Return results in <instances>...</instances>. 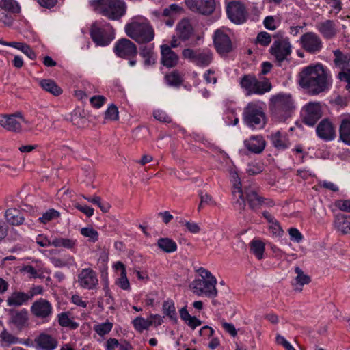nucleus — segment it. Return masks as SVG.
<instances>
[{"instance_id": "obj_1", "label": "nucleus", "mask_w": 350, "mask_h": 350, "mask_svg": "<svg viewBox=\"0 0 350 350\" xmlns=\"http://www.w3.org/2000/svg\"><path fill=\"white\" fill-rule=\"evenodd\" d=\"M298 78L299 85L310 95H318L329 89L328 76L321 64L304 67Z\"/></svg>"}, {"instance_id": "obj_2", "label": "nucleus", "mask_w": 350, "mask_h": 350, "mask_svg": "<svg viewBox=\"0 0 350 350\" xmlns=\"http://www.w3.org/2000/svg\"><path fill=\"white\" fill-rule=\"evenodd\" d=\"M89 3L95 12L111 21L119 20L126 13L123 0H90Z\"/></svg>"}, {"instance_id": "obj_3", "label": "nucleus", "mask_w": 350, "mask_h": 350, "mask_svg": "<svg viewBox=\"0 0 350 350\" xmlns=\"http://www.w3.org/2000/svg\"><path fill=\"white\" fill-rule=\"evenodd\" d=\"M295 108L290 94L280 93L270 98L269 109L271 115L280 122L290 118Z\"/></svg>"}, {"instance_id": "obj_4", "label": "nucleus", "mask_w": 350, "mask_h": 350, "mask_svg": "<svg viewBox=\"0 0 350 350\" xmlns=\"http://www.w3.org/2000/svg\"><path fill=\"white\" fill-rule=\"evenodd\" d=\"M126 35L138 43H148L154 38L152 26L146 21H133L125 26Z\"/></svg>"}, {"instance_id": "obj_5", "label": "nucleus", "mask_w": 350, "mask_h": 350, "mask_svg": "<svg viewBox=\"0 0 350 350\" xmlns=\"http://www.w3.org/2000/svg\"><path fill=\"white\" fill-rule=\"evenodd\" d=\"M240 185V181H239L237 184H234V188L232 191V194L234 197L239 198L237 202H239L240 205L241 206V209H245V204L244 200V194L245 195L246 200L250 208L252 210L258 209L265 202V199L258 195L256 187H254V188H252L251 187H245L243 191L241 189Z\"/></svg>"}, {"instance_id": "obj_6", "label": "nucleus", "mask_w": 350, "mask_h": 350, "mask_svg": "<svg viewBox=\"0 0 350 350\" xmlns=\"http://www.w3.org/2000/svg\"><path fill=\"white\" fill-rule=\"evenodd\" d=\"M241 87L247 95L263 94L271 90L272 85L268 79L258 81L254 75H245L240 79Z\"/></svg>"}, {"instance_id": "obj_7", "label": "nucleus", "mask_w": 350, "mask_h": 350, "mask_svg": "<svg viewBox=\"0 0 350 350\" xmlns=\"http://www.w3.org/2000/svg\"><path fill=\"white\" fill-rule=\"evenodd\" d=\"M244 122L251 128L262 129L266 124V116L261 107L254 103H250L244 109Z\"/></svg>"}, {"instance_id": "obj_8", "label": "nucleus", "mask_w": 350, "mask_h": 350, "mask_svg": "<svg viewBox=\"0 0 350 350\" xmlns=\"http://www.w3.org/2000/svg\"><path fill=\"white\" fill-rule=\"evenodd\" d=\"M92 40L97 46H106L114 39V29L107 23L100 27L97 23L92 25L90 30Z\"/></svg>"}, {"instance_id": "obj_9", "label": "nucleus", "mask_w": 350, "mask_h": 350, "mask_svg": "<svg viewBox=\"0 0 350 350\" xmlns=\"http://www.w3.org/2000/svg\"><path fill=\"white\" fill-rule=\"evenodd\" d=\"M217 280L211 278V280H195L191 284L193 292L198 296L204 295L209 298L215 297L217 295L216 288Z\"/></svg>"}, {"instance_id": "obj_10", "label": "nucleus", "mask_w": 350, "mask_h": 350, "mask_svg": "<svg viewBox=\"0 0 350 350\" xmlns=\"http://www.w3.org/2000/svg\"><path fill=\"white\" fill-rule=\"evenodd\" d=\"M302 121L308 126H312L323 116L322 105L320 102H310L302 109Z\"/></svg>"}, {"instance_id": "obj_11", "label": "nucleus", "mask_w": 350, "mask_h": 350, "mask_svg": "<svg viewBox=\"0 0 350 350\" xmlns=\"http://www.w3.org/2000/svg\"><path fill=\"white\" fill-rule=\"evenodd\" d=\"M270 53L281 62L291 53V44L288 38L278 37L269 49Z\"/></svg>"}, {"instance_id": "obj_12", "label": "nucleus", "mask_w": 350, "mask_h": 350, "mask_svg": "<svg viewBox=\"0 0 350 350\" xmlns=\"http://www.w3.org/2000/svg\"><path fill=\"white\" fill-rule=\"evenodd\" d=\"M185 59H187L198 66H207L212 61V54L207 51L185 49L182 52Z\"/></svg>"}, {"instance_id": "obj_13", "label": "nucleus", "mask_w": 350, "mask_h": 350, "mask_svg": "<svg viewBox=\"0 0 350 350\" xmlns=\"http://www.w3.org/2000/svg\"><path fill=\"white\" fill-rule=\"evenodd\" d=\"M30 311L36 318L48 321L53 314V306L49 301L40 298L32 304Z\"/></svg>"}, {"instance_id": "obj_14", "label": "nucleus", "mask_w": 350, "mask_h": 350, "mask_svg": "<svg viewBox=\"0 0 350 350\" xmlns=\"http://www.w3.org/2000/svg\"><path fill=\"white\" fill-rule=\"evenodd\" d=\"M185 3L191 11L202 15H211L215 9V0H185Z\"/></svg>"}, {"instance_id": "obj_15", "label": "nucleus", "mask_w": 350, "mask_h": 350, "mask_svg": "<svg viewBox=\"0 0 350 350\" xmlns=\"http://www.w3.org/2000/svg\"><path fill=\"white\" fill-rule=\"evenodd\" d=\"M116 54L124 59L135 58L137 54V49L135 44L127 38H121L114 46Z\"/></svg>"}, {"instance_id": "obj_16", "label": "nucleus", "mask_w": 350, "mask_h": 350, "mask_svg": "<svg viewBox=\"0 0 350 350\" xmlns=\"http://www.w3.org/2000/svg\"><path fill=\"white\" fill-rule=\"evenodd\" d=\"M9 315V323L13 325L17 331L21 332L24 329L29 327V314L26 309L23 308L20 310H10Z\"/></svg>"}, {"instance_id": "obj_17", "label": "nucleus", "mask_w": 350, "mask_h": 350, "mask_svg": "<svg viewBox=\"0 0 350 350\" xmlns=\"http://www.w3.org/2000/svg\"><path fill=\"white\" fill-rule=\"evenodd\" d=\"M302 48L310 53H316L322 48V42L318 35L313 32L303 34L300 38Z\"/></svg>"}, {"instance_id": "obj_18", "label": "nucleus", "mask_w": 350, "mask_h": 350, "mask_svg": "<svg viewBox=\"0 0 350 350\" xmlns=\"http://www.w3.org/2000/svg\"><path fill=\"white\" fill-rule=\"evenodd\" d=\"M228 18L234 23L240 24L246 20V12L244 5L237 1L228 3L226 8Z\"/></svg>"}, {"instance_id": "obj_19", "label": "nucleus", "mask_w": 350, "mask_h": 350, "mask_svg": "<svg viewBox=\"0 0 350 350\" xmlns=\"http://www.w3.org/2000/svg\"><path fill=\"white\" fill-rule=\"evenodd\" d=\"M16 118H20L25 123L27 122L21 113L17 112L14 114L1 116L0 125L9 131L19 133L21 131V124Z\"/></svg>"}, {"instance_id": "obj_20", "label": "nucleus", "mask_w": 350, "mask_h": 350, "mask_svg": "<svg viewBox=\"0 0 350 350\" xmlns=\"http://www.w3.org/2000/svg\"><path fill=\"white\" fill-rule=\"evenodd\" d=\"M213 40L215 49L219 54L225 55L232 50L231 40L221 30L217 29L215 31Z\"/></svg>"}, {"instance_id": "obj_21", "label": "nucleus", "mask_w": 350, "mask_h": 350, "mask_svg": "<svg viewBox=\"0 0 350 350\" xmlns=\"http://www.w3.org/2000/svg\"><path fill=\"white\" fill-rule=\"evenodd\" d=\"M78 282L81 287L86 289H93L98 284L95 271L92 269H83L78 275Z\"/></svg>"}, {"instance_id": "obj_22", "label": "nucleus", "mask_w": 350, "mask_h": 350, "mask_svg": "<svg viewBox=\"0 0 350 350\" xmlns=\"http://www.w3.org/2000/svg\"><path fill=\"white\" fill-rule=\"evenodd\" d=\"M317 136L324 141L333 140L336 137V131L332 122L328 119H323L316 128Z\"/></svg>"}, {"instance_id": "obj_23", "label": "nucleus", "mask_w": 350, "mask_h": 350, "mask_svg": "<svg viewBox=\"0 0 350 350\" xmlns=\"http://www.w3.org/2000/svg\"><path fill=\"white\" fill-rule=\"evenodd\" d=\"M161 64L168 68L175 67L178 63L179 57L178 55L172 50L171 47L167 44L161 46Z\"/></svg>"}, {"instance_id": "obj_24", "label": "nucleus", "mask_w": 350, "mask_h": 350, "mask_svg": "<svg viewBox=\"0 0 350 350\" xmlns=\"http://www.w3.org/2000/svg\"><path fill=\"white\" fill-rule=\"evenodd\" d=\"M176 32L178 38L185 41L193 34V27L188 18L182 19L176 25Z\"/></svg>"}, {"instance_id": "obj_25", "label": "nucleus", "mask_w": 350, "mask_h": 350, "mask_svg": "<svg viewBox=\"0 0 350 350\" xmlns=\"http://www.w3.org/2000/svg\"><path fill=\"white\" fill-rule=\"evenodd\" d=\"M247 149L251 152L259 154L263 151L265 148L266 142L262 136H252L249 139L244 142Z\"/></svg>"}, {"instance_id": "obj_26", "label": "nucleus", "mask_w": 350, "mask_h": 350, "mask_svg": "<svg viewBox=\"0 0 350 350\" xmlns=\"http://www.w3.org/2000/svg\"><path fill=\"white\" fill-rule=\"evenodd\" d=\"M339 138L344 144L350 146V114L345 115L341 118Z\"/></svg>"}, {"instance_id": "obj_27", "label": "nucleus", "mask_w": 350, "mask_h": 350, "mask_svg": "<svg viewBox=\"0 0 350 350\" xmlns=\"http://www.w3.org/2000/svg\"><path fill=\"white\" fill-rule=\"evenodd\" d=\"M334 225L342 234H350V215L338 214L335 215Z\"/></svg>"}, {"instance_id": "obj_28", "label": "nucleus", "mask_w": 350, "mask_h": 350, "mask_svg": "<svg viewBox=\"0 0 350 350\" xmlns=\"http://www.w3.org/2000/svg\"><path fill=\"white\" fill-rule=\"evenodd\" d=\"M35 342L44 350H53L57 345V340L54 337L44 333L40 334L35 339Z\"/></svg>"}, {"instance_id": "obj_29", "label": "nucleus", "mask_w": 350, "mask_h": 350, "mask_svg": "<svg viewBox=\"0 0 350 350\" xmlns=\"http://www.w3.org/2000/svg\"><path fill=\"white\" fill-rule=\"evenodd\" d=\"M335 23L332 20H327L317 25L318 31L327 39L333 38L336 34Z\"/></svg>"}, {"instance_id": "obj_30", "label": "nucleus", "mask_w": 350, "mask_h": 350, "mask_svg": "<svg viewBox=\"0 0 350 350\" xmlns=\"http://www.w3.org/2000/svg\"><path fill=\"white\" fill-rule=\"evenodd\" d=\"M0 340L2 346H10L16 344H27L22 338H20L12 333L7 329L3 328L0 332Z\"/></svg>"}, {"instance_id": "obj_31", "label": "nucleus", "mask_w": 350, "mask_h": 350, "mask_svg": "<svg viewBox=\"0 0 350 350\" xmlns=\"http://www.w3.org/2000/svg\"><path fill=\"white\" fill-rule=\"evenodd\" d=\"M295 272L297 275L295 278V282L293 284L294 290L295 291L301 292L302 291V286L305 284H309L311 279L310 276L305 274L302 269L299 267H296L295 268Z\"/></svg>"}, {"instance_id": "obj_32", "label": "nucleus", "mask_w": 350, "mask_h": 350, "mask_svg": "<svg viewBox=\"0 0 350 350\" xmlns=\"http://www.w3.org/2000/svg\"><path fill=\"white\" fill-rule=\"evenodd\" d=\"M5 219L11 225H21L24 221V217L16 208H9L6 211L5 214Z\"/></svg>"}, {"instance_id": "obj_33", "label": "nucleus", "mask_w": 350, "mask_h": 350, "mask_svg": "<svg viewBox=\"0 0 350 350\" xmlns=\"http://www.w3.org/2000/svg\"><path fill=\"white\" fill-rule=\"evenodd\" d=\"M270 139L272 144L277 149L284 150L288 146V142L285 135H283L280 131H277L270 135Z\"/></svg>"}, {"instance_id": "obj_34", "label": "nucleus", "mask_w": 350, "mask_h": 350, "mask_svg": "<svg viewBox=\"0 0 350 350\" xmlns=\"http://www.w3.org/2000/svg\"><path fill=\"white\" fill-rule=\"evenodd\" d=\"M39 83L45 91L54 96H59L62 92V89L51 79H42L40 81Z\"/></svg>"}, {"instance_id": "obj_35", "label": "nucleus", "mask_w": 350, "mask_h": 350, "mask_svg": "<svg viewBox=\"0 0 350 350\" xmlns=\"http://www.w3.org/2000/svg\"><path fill=\"white\" fill-rule=\"evenodd\" d=\"M29 299V297H28V294L23 292H14L8 298L7 302L8 305L10 306H18Z\"/></svg>"}, {"instance_id": "obj_36", "label": "nucleus", "mask_w": 350, "mask_h": 350, "mask_svg": "<svg viewBox=\"0 0 350 350\" xmlns=\"http://www.w3.org/2000/svg\"><path fill=\"white\" fill-rule=\"evenodd\" d=\"M157 246L160 250L166 253H172L177 250L176 242L167 237L159 239L157 241Z\"/></svg>"}, {"instance_id": "obj_37", "label": "nucleus", "mask_w": 350, "mask_h": 350, "mask_svg": "<svg viewBox=\"0 0 350 350\" xmlns=\"http://www.w3.org/2000/svg\"><path fill=\"white\" fill-rule=\"evenodd\" d=\"M265 250V245L262 241L254 239L251 241L250 251L258 260L263 258Z\"/></svg>"}, {"instance_id": "obj_38", "label": "nucleus", "mask_w": 350, "mask_h": 350, "mask_svg": "<svg viewBox=\"0 0 350 350\" xmlns=\"http://www.w3.org/2000/svg\"><path fill=\"white\" fill-rule=\"evenodd\" d=\"M163 313L167 316L172 321L177 323V314L174 303L172 300L165 301L163 304Z\"/></svg>"}, {"instance_id": "obj_39", "label": "nucleus", "mask_w": 350, "mask_h": 350, "mask_svg": "<svg viewBox=\"0 0 350 350\" xmlns=\"http://www.w3.org/2000/svg\"><path fill=\"white\" fill-rule=\"evenodd\" d=\"M51 260L56 267H68L73 265L75 262L73 256L69 255L62 258L53 257Z\"/></svg>"}, {"instance_id": "obj_40", "label": "nucleus", "mask_w": 350, "mask_h": 350, "mask_svg": "<svg viewBox=\"0 0 350 350\" xmlns=\"http://www.w3.org/2000/svg\"><path fill=\"white\" fill-rule=\"evenodd\" d=\"M167 83L170 86H178L182 82V76L178 70H174L165 76Z\"/></svg>"}, {"instance_id": "obj_41", "label": "nucleus", "mask_w": 350, "mask_h": 350, "mask_svg": "<svg viewBox=\"0 0 350 350\" xmlns=\"http://www.w3.org/2000/svg\"><path fill=\"white\" fill-rule=\"evenodd\" d=\"M51 244L56 247H64L68 249H72L76 245V241L71 239L55 238L53 240Z\"/></svg>"}, {"instance_id": "obj_42", "label": "nucleus", "mask_w": 350, "mask_h": 350, "mask_svg": "<svg viewBox=\"0 0 350 350\" xmlns=\"http://www.w3.org/2000/svg\"><path fill=\"white\" fill-rule=\"evenodd\" d=\"M83 197L88 202L96 204L103 213H107L111 208L110 204L107 202H102L101 198L98 196H95L92 198L85 197V196H83Z\"/></svg>"}, {"instance_id": "obj_43", "label": "nucleus", "mask_w": 350, "mask_h": 350, "mask_svg": "<svg viewBox=\"0 0 350 350\" xmlns=\"http://www.w3.org/2000/svg\"><path fill=\"white\" fill-rule=\"evenodd\" d=\"M152 324L153 321H150L140 317H137L133 321V325L135 329L140 332L144 329H147Z\"/></svg>"}, {"instance_id": "obj_44", "label": "nucleus", "mask_w": 350, "mask_h": 350, "mask_svg": "<svg viewBox=\"0 0 350 350\" xmlns=\"http://www.w3.org/2000/svg\"><path fill=\"white\" fill-rule=\"evenodd\" d=\"M105 120L116 121L119 118V111L116 105L111 104L105 112Z\"/></svg>"}, {"instance_id": "obj_45", "label": "nucleus", "mask_w": 350, "mask_h": 350, "mask_svg": "<svg viewBox=\"0 0 350 350\" xmlns=\"http://www.w3.org/2000/svg\"><path fill=\"white\" fill-rule=\"evenodd\" d=\"M112 327H113V323L107 321V322L95 325L94 330L99 336H103L108 334L111 330Z\"/></svg>"}, {"instance_id": "obj_46", "label": "nucleus", "mask_w": 350, "mask_h": 350, "mask_svg": "<svg viewBox=\"0 0 350 350\" xmlns=\"http://www.w3.org/2000/svg\"><path fill=\"white\" fill-rule=\"evenodd\" d=\"M59 217V213L55 209H49L46 212L42 214V216L40 217L38 220L43 224H46L47 222L51 221L55 218H57Z\"/></svg>"}, {"instance_id": "obj_47", "label": "nucleus", "mask_w": 350, "mask_h": 350, "mask_svg": "<svg viewBox=\"0 0 350 350\" xmlns=\"http://www.w3.org/2000/svg\"><path fill=\"white\" fill-rule=\"evenodd\" d=\"M264 170V166L260 163L252 162L248 164L246 172L249 175L254 176L261 173Z\"/></svg>"}, {"instance_id": "obj_48", "label": "nucleus", "mask_w": 350, "mask_h": 350, "mask_svg": "<svg viewBox=\"0 0 350 350\" xmlns=\"http://www.w3.org/2000/svg\"><path fill=\"white\" fill-rule=\"evenodd\" d=\"M81 234L90 239V241L96 242L98 239V233L93 228H83L81 229Z\"/></svg>"}, {"instance_id": "obj_49", "label": "nucleus", "mask_w": 350, "mask_h": 350, "mask_svg": "<svg viewBox=\"0 0 350 350\" xmlns=\"http://www.w3.org/2000/svg\"><path fill=\"white\" fill-rule=\"evenodd\" d=\"M271 42V37L269 33L266 31L260 32L256 37V44H260L263 46L269 45Z\"/></svg>"}, {"instance_id": "obj_50", "label": "nucleus", "mask_w": 350, "mask_h": 350, "mask_svg": "<svg viewBox=\"0 0 350 350\" xmlns=\"http://www.w3.org/2000/svg\"><path fill=\"white\" fill-rule=\"evenodd\" d=\"M13 17L12 13H10L6 9H3L0 12V21L7 26H11L13 23Z\"/></svg>"}, {"instance_id": "obj_51", "label": "nucleus", "mask_w": 350, "mask_h": 350, "mask_svg": "<svg viewBox=\"0 0 350 350\" xmlns=\"http://www.w3.org/2000/svg\"><path fill=\"white\" fill-rule=\"evenodd\" d=\"M180 223L184 225L187 230L192 234H198L201 231L200 226L196 222L189 221H182Z\"/></svg>"}, {"instance_id": "obj_52", "label": "nucleus", "mask_w": 350, "mask_h": 350, "mask_svg": "<svg viewBox=\"0 0 350 350\" xmlns=\"http://www.w3.org/2000/svg\"><path fill=\"white\" fill-rule=\"evenodd\" d=\"M90 103L95 108H100L106 102V98L102 95L94 96L90 100Z\"/></svg>"}, {"instance_id": "obj_53", "label": "nucleus", "mask_w": 350, "mask_h": 350, "mask_svg": "<svg viewBox=\"0 0 350 350\" xmlns=\"http://www.w3.org/2000/svg\"><path fill=\"white\" fill-rule=\"evenodd\" d=\"M334 63L336 65H342L347 62L348 57L344 55L339 49L335 50L334 51Z\"/></svg>"}, {"instance_id": "obj_54", "label": "nucleus", "mask_w": 350, "mask_h": 350, "mask_svg": "<svg viewBox=\"0 0 350 350\" xmlns=\"http://www.w3.org/2000/svg\"><path fill=\"white\" fill-rule=\"evenodd\" d=\"M200 206H203L204 204H208V205H211V206L216 205V202L213 200V197L208 193H203V192H200Z\"/></svg>"}, {"instance_id": "obj_55", "label": "nucleus", "mask_w": 350, "mask_h": 350, "mask_svg": "<svg viewBox=\"0 0 350 350\" xmlns=\"http://www.w3.org/2000/svg\"><path fill=\"white\" fill-rule=\"evenodd\" d=\"M335 206L342 211L350 213V200H336Z\"/></svg>"}, {"instance_id": "obj_56", "label": "nucleus", "mask_w": 350, "mask_h": 350, "mask_svg": "<svg viewBox=\"0 0 350 350\" xmlns=\"http://www.w3.org/2000/svg\"><path fill=\"white\" fill-rule=\"evenodd\" d=\"M153 116L155 119L163 122H170L171 118L163 111L157 110L153 113Z\"/></svg>"}, {"instance_id": "obj_57", "label": "nucleus", "mask_w": 350, "mask_h": 350, "mask_svg": "<svg viewBox=\"0 0 350 350\" xmlns=\"http://www.w3.org/2000/svg\"><path fill=\"white\" fill-rule=\"evenodd\" d=\"M118 285L124 290H128L130 288V284L126 277V272H121L120 278L118 280Z\"/></svg>"}, {"instance_id": "obj_58", "label": "nucleus", "mask_w": 350, "mask_h": 350, "mask_svg": "<svg viewBox=\"0 0 350 350\" xmlns=\"http://www.w3.org/2000/svg\"><path fill=\"white\" fill-rule=\"evenodd\" d=\"M288 232L291 240L299 243L303 239V236L297 228H291L288 230Z\"/></svg>"}, {"instance_id": "obj_59", "label": "nucleus", "mask_w": 350, "mask_h": 350, "mask_svg": "<svg viewBox=\"0 0 350 350\" xmlns=\"http://www.w3.org/2000/svg\"><path fill=\"white\" fill-rule=\"evenodd\" d=\"M338 78L340 81L346 82V89L350 92V70L347 72H340L338 74Z\"/></svg>"}, {"instance_id": "obj_60", "label": "nucleus", "mask_w": 350, "mask_h": 350, "mask_svg": "<svg viewBox=\"0 0 350 350\" xmlns=\"http://www.w3.org/2000/svg\"><path fill=\"white\" fill-rule=\"evenodd\" d=\"M58 321L59 325L63 327H68L71 323V320L65 312H62L58 315Z\"/></svg>"}, {"instance_id": "obj_61", "label": "nucleus", "mask_w": 350, "mask_h": 350, "mask_svg": "<svg viewBox=\"0 0 350 350\" xmlns=\"http://www.w3.org/2000/svg\"><path fill=\"white\" fill-rule=\"evenodd\" d=\"M263 24L266 29L269 30H275L276 25H275V19L272 16H267L263 21Z\"/></svg>"}, {"instance_id": "obj_62", "label": "nucleus", "mask_w": 350, "mask_h": 350, "mask_svg": "<svg viewBox=\"0 0 350 350\" xmlns=\"http://www.w3.org/2000/svg\"><path fill=\"white\" fill-rule=\"evenodd\" d=\"M222 327L228 333H229L232 336L235 337L237 335V332L233 324L223 322Z\"/></svg>"}, {"instance_id": "obj_63", "label": "nucleus", "mask_w": 350, "mask_h": 350, "mask_svg": "<svg viewBox=\"0 0 350 350\" xmlns=\"http://www.w3.org/2000/svg\"><path fill=\"white\" fill-rule=\"evenodd\" d=\"M21 51L31 59H35L36 58V55L35 52L27 44H25L23 47L21 49Z\"/></svg>"}, {"instance_id": "obj_64", "label": "nucleus", "mask_w": 350, "mask_h": 350, "mask_svg": "<svg viewBox=\"0 0 350 350\" xmlns=\"http://www.w3.org/2000/svg\"><path fill=\"white\" fill-rule=\"evenodd\" d=\"M106 350H115V349L120 346L118 340L116 338H110L106 341Z\"/></svg>"}]
</instances>
